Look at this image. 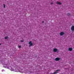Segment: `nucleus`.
I'll return each instance as SVG.
<instances>
[{
    "instance_id": "f257e3e1",
    "label": "nucleus",
    "mask_w": 74,
    "mask_h": 74,
    "mask_svg": "<svg viewBox=\"0 0 74 74\" xmlns=\"http://www.w3.org/2000/svg\"><path fill=\"white\" fill-rule=\"evenodd\" d=\"M29 44H30L29 45V47H30L31 46H32L33 45V44L32 43V41H29Z\"/></svg>"
},
{
    "instance_id": "f03ea898",
    "label": "nucleus",
    "mask_w": 74,
    "mask_h": 74,
    "mask_svg": "<svg viewBox=\"0 0 74 74\" xmlns=\"http://www.w3.org/2000/svg\"><path fill=\"white\" fill-rule=\"evenodd\" d=\"M71 30L72 31H74V26L72 25L71 28Z\"/></svg>"
},
{
    "instance_id": "7ed1b4c3",
    "label": "nucleus",
    "mask_w": 74,
    "mask_h": 74,
    "mask_svg": "<svg viewBox=\"0 0 74 74\" xmlns=\"http://www.w3.org/2000/svg\"><path fill=\"white\" fill-rule=\"evenodd\" d=\"M60 70L59 69H58V70H56V71L55 72H54L53 74H57V73H58V72L57 71H60Z\"/></svg>"
},
{
    "instance_id": "20e7f679",
    "label": "nucleus",
    "mask_w": 74,
    "mask_h": 74,
    "mask_svg": "<svg viewBox=\"0 0 74 74\" xmlns=\"http://www.w3.org/2000/svg\"><path fill=\"white\" fill-rule=\"evenodd\" d=\"M57 51H58V50L56 48L54 49L53 50V51L54 52H56Z\"/></svg>"
},
{
    "instance_id": "39448f33",
    "label": "nucleus",
    "mask_w": 74,
    "mask_h": 74,
    "mask_svg": "<svg viewBox=\"0 0 74 74\" xmlns=\"http://www.w3.org/2000/svg\"><path fill=\"white\" fill-rule=\"evenodd\" d=\"M60 60L59 58H57L55 59V60L56 61H59Z\"/></svg>"
},
{
    "instance_id": "423d86ee",
    "label": "nucleus",
    "mask_w": 74,
    "mask_h": 74,
    "mask_svg": "<svg viewBox=\"0 0 74 74\" xmlns=\"http://www.w3.org/2000/svg\"><path fill=\"white\" fill-rule=\"evenodd\" d=\"M68 50L69 51H71L73 50V48H69Z\"/></svg>"
},
{
    "instance_id": "0eeeda50",
    "label": "nucleus",
    "mask_w": 74,
    "mask_h": 74,
    "mask_svg": "<svg viewBox=\"0 0 74 74\" xmlns=\"http://www.w3.org/2000/svg\"><path fill=\"white\" fill-rule=\"evenodd\" d=\"M64 32H61L60 33V36H63V34H64Z\"/></svg>"
},
{
    "instance_id": "6e6552de",
    "label": "nucleus",
    "mask_w": 74,
    "mask_h": 74,
    "mask_svg": "<svg viewBox=\"0 0 74 74\" xmlns=\"http://www.w3.org/2000/svg\"><path fill=\"white\" fill-rule=\"evenodd\" d=\"M57 4H59V5H60L61 4H62V3H61L59 2H57Z\"/></svg>"
},
{
    "instance_id": "1a4fd4ad",
    "label": "nucleus",
    "mask_w": 74,
    "mask_h": 74,
    "mask_svg": "<svg viewBox=\"0 0 74 74\" xmlns=\"http://www.w3.org/2000/svg\"><path fill=\"white\" fill-rule=\"evenodd\" d=\"M67 15L68 16L70 15V13H68L67 14Z\"/></svg>"
},
{
    "instance_id": "9d476101",
    "label": "nucleus",
    "mask_w": 74,
    "mask_h": 74,
    "mask_svg": "<svg viewBox=\"0 0 74 74\" xmlns=\"http://www.w3.org/2000/svg\"><path fill=\"white\" fill-rule=\"evenodd\" d=\"M3 8H5V4H3Z\"/></svg>"
},
{
    "instance_id": "9b49d317",
    "label": "nucleus",
    "mask_w": 74,
    "mask_h": 74,
    "mask_svg": "<svg viewBox=\"0 0 74 74\" xmlns=\"http://www.w3.org/2000/svg\"><path fill=\"white\" fill-rule=\"evenodd\" d=\"M18 47L19 48H21V46H19Z\"/></svg>"
},
{
    "instance_id": "f8f14e48",
    "label": "nucleus",
    "mask_w": 74,
    "mask_h": 74,
    "mask_svg": "<svg viewBox=\"0 0 74 74\" xmlns=\"http://www.w3.org/2000/svg\"><path fill=\"white\" fill-rule=\"evenodd\" d=\"M8 38V37H5V39H7Z\"/></svg>"
},
{
    "instance_id": "ddd939ff",
    "label": "nucleus",
    "mask_w": 74,
    "mask_h": 74,
    "mask_svg": "<svg viewBox=\"0 0 74 74\" xmlns=\"http://www.w3.org/2000/svg\"><path fill=\"white\" fill-rule=\"evenodd\" d=\"M21 42H23V41H23V40H21Z\"/></svg>"
},
{
    "instance_id": "4468645a",
    "label": "nucleus",
    "mask_w": 74,
    "mask_h": 74,
    "mask_svg": "<svg viewBox=\"0 0 74 74\" xmlns=\"http://www.w3.org/2000/svg\"><path fill=\"white\" fill-rule=\"evenodd\" d=\"M51 4H53V2L51 3Z\"/></svg>"
},
{
    "instance_id": "2eb2a0df",
    "label": "nucleus",
    "mask_w": 74,
    "mask_h": 74,
    "mask_svg": "<svg viewBox=\"0 0 74 74\" xmlns=\"http://www.w3.org/2000/svg\"><path fill=\"white\" fill-rule=\"evenodd\" d=\"M44 21L42 22V23H44Z\"/></svg>"
},
{
    "instance_id": "dca6fc26",
    "label": "nucleus",
    "mask_w": 74,
    "mask_h": 74,
    "mask_svg": "<svg viewBox=\"0 0 74 74\" xmlns=\"http://www.w3.org/2000/svg\"><path fill=\"white\" fill-rule=\"evenodd\" d=\"M6 37H8V36H6Z\"/></svg>"
},
{
    "instance_id": "f3484780",
    "label": "nucleus",
    "mask_w": 74,
    "mask_h": 74,
    "mask_svg": "<svg viewBox=\"0 0 74 74\" xmlns=\"http://www.w3.org/2000/svg\"><path fill=\"white\" fill-rule=\"evenodd\" d=\"M0 45H1V44L0 43Z\"/></svg>"
}]
</instances>
